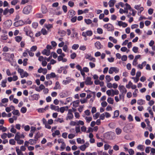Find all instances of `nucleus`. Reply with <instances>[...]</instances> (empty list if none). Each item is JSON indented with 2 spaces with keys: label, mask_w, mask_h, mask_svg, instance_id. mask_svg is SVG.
Masks as SVG:
<instances>
[{
  "label": "nucleus",
  "mask_w": 155,
  "mask_h": 155,
  "mask_svg": "<svg viewBox=\"0 0 155 155\" xmlns=\"http://www.w3.org/2000/svg\"><path fill=\"white\" fill-rule=\"evenodd\" d=\"M119 69L118 68L115 67H110L109 70L108 72L110 74H112L114 72L115 73H117L118 72Z\"/></svg>",
  "instance_id": "obj_1"
},
{
  "label": "nucleus",
  "mask_w": 155,
  "mask_h": 155,
  "mask_svg": "<svg viewBox=\"0 0 155 155\" xmlns=\"http://www.w3.org/2000/svg\"><path fill=\"white\" fill-rule=\"evenodd\" d=\"M118 88L120 92L122 94H125L127 92V90L124 85H119Z\"/></svg>",
  "instance_id": "obj_2"
},
{
  "label": "nucleus",
  "mask_w": 155,
  "mask_h": 155,
  "mask_svg": "<svg viewBox=\"0 0 155 155\" xmlns=\"http://www.w3.org/2000/svg\"><path fill=\"white\" fill-rule=\"evenodd\" d=\"M31 7L30 6H28L25 7L23 10V12L26 14H28L31 11Z\"/></svg>",
  "instance_id": "obj_3"
},
{
  "label": "nucleus",
  "mask_w": 155,
  "mask_h": 155,
  "mask_svg": "<svg viewBox=\"0 0 155 155\" xmlns=\"http://www.w3.org/2000/svg\"><path fill=\"white\" fill-rule=\"evenodd\" d=\"M134 8L137 10L139 11L138 12V14L140 15L141 12L143 10V7H141L140 5H136L134 6Z\"/></svg>",
  "instance_id": "obj_4"
},
{
  "label": "nucleus",
  "mask_w": 155,
  "mask_h": 155,
  "mask_svg": "<svg viewBox=\"0 0 155 155\" xmlns=\"http://www.w3.org/2000/svg\"><path fill=\"white\" fill-rule=\"evenodd\" d=\"M84 83L87 85H91L93 84V82L91 81V77H87L86 78Z\"/></svg>",
  "instance_id": "obj_5"
},
{
  "label": "nucleus",
  "mask_w": 155,
  "mask_h": 155,
  "mask_svg": "<svg viewBox=\"0 0 155 155\" xmlns=\"http://www.w3.org/2000/svg\"><path fill=\"white\" fill-rule=\"evenodd\" d=\"M89 146V143L88 142H86L85 143L81 146L79 147L80 149L82 151H84L85 149Z\"/></svg>",
  "instance_id": "obj_6"
},
{
  "label": "nucleus",
  "mask_w": 155,
  "mask_h": 155,
  "mask_svg": "<svg viewBox=\"0 0 155 155\" xmlns=\"http://www.w3.org/2000/svg\"><path fill=\"white\" fill-rule=\"evenodd\" d=\"M25 23L23 21L21 20H19L17 21L14 23V25L16 27H18L19 26H21L23 25Z\"/></svg>",
  "instance_id": "obj_7"
},
{
  "label": "nucleus",
  "mask_w": 155,
  "mask_h": 155,
  "mask_svg": "<svg viewBox=\"0 0 155 155\" xmlns=\"http://www.w3.org/2000/svg\"><path fill=\"white\" fill-rule=\"evenodd\" d=\"M75 15V12L73 10H70L68 13V16L69 18H72Z\"/></svg>",
  "instance_id": "obj_8"
},
{
  "label": "nucleus",
  "mask_w": 155,
  "mask_h": 155,
  "mask_svg": "<svg viewBox=\"0 0 155 155\" xmlns=\"http://www.w3.org/2000/svg\"><path fill=\"white\" fill-rule=\"evenodd\" d=\"M56 75L54 73H51L50 74H48L46 76V78L47 79H50L54 78L56 77Z\"/></svg>",
  "instance_id": "obj_9"
},
{
  "label": "nucleus",
  "mask_w": 155,
  "mask_h": 155,
  "mask_svg": "<svg viewBox=\"0 0 155 155\" xmlns=\"http://www.w3.org/2000/svg\"><path fill=\"white\" fill-rule=\"evenodd\" d=\"M85 58L87 59H88L90 61H92L93 62L95 61V58L92 57L91 55L86 54L85 56Z\"/></svg>",
  "instance_id": "obj_10"
},
{
  "label": "nucleus",
  "mask_w": 155,
  "mask_h": 155,
  "mask_svg": "<svg viewBox=\"0 0 155 155\" xmlns=\"http://www.w3.org/2000/svg\"><path fill=\"white\" fill-rule=\"evenodd\" d=\"M50 108L52 110H54L58 112L59 111V108L58 106H55L53 104H51L50 105Z\"/></svg>",
  "instance_id": "obj_11"
},
{
  "label": "nucleus",
  "mask_w": 155,
  "mask_h": 155,
  "mask_svg": "<svg viewBox=\"0 0 155 155\" xmlns=\"http://www.w3.org/2000/svg\"><path fill=\"white\" fill-rule=\"evenodd\" d=\"M118 25L120 26H122L125 28L127 26V24L122 21H120L118 22Z\"/></svg>",
  "instance_id": "obj_12"
},
{
  "label": "nucleus",
  "mask_w": 155,
  "mask_h": 155,
  "mask_svg": "<svg viewBox=\"0 0 155 155\" xmlns=\"http://www.w3.org/2000/svg\"><path fill=\"white\" fill-rule=\"evenodd\" d=\"M68 106L65 107H62L59 108V111L61 113H63L64 112L65 110H68Z\"/></svg>",
  "instance_id": "obj_13"
},
{
  "label": "nucleus",
  "mask_w": 155,
  "mask_h": 155,
  "mask_svg": "<svg viewBox=\"0 0 155 155\" xmlns=\"http://www.w3.org/2000/svg\"><path fill=\"white\" fill-rule=\"evenodd\" d=\"M24 31L25 32L27 36L28 35L31 33L33 32L31 30H28V28L27 27H25L24 28Z\"/></svg>",
  "instance_id": "obj_14"
},
{
  "label": "nucleus",
  "mask_w": 155,
  "mask_h": 155,
  "mask_svg": "<svg viewBox=\"0 0 155 155\" xmlns=\"http://www.w3.org/2000/svg\"><path fill=\"white\" fill-rule=\"evenodd\" d=\"M42 53L43 54L46 55L48 56L50 55V51L49 50H47L46 49H44L42 52Z\"/></svg>",
  "instance_id": "obj_15"
},
{
  "label": "nucleus",
  "mask_w": 155,
  "mask_h": 155,
  "mask_svg": "<svg viewBox=\"0 0 155 155\" xmlns=\"http://www.w3.org/2000/svg\"><path fill=\"white\" fill-rule=\"evenodd\" d=\"M80 103V101L79 100L74 101L72 102L73 106L74 107L76 108L78 106Z\"/></svg>",
  "instance_id": "obj_16"
},
{
  "label": "nucleus",
  "mask_w": 155,
  "mask_h": 155,
  "mask_svg": "<svg viewBox=\"0 0 155 155\" xmlns=\"http://www.w3.org/2000/svg\"><path fill=\"white\" fill-rule=\"evenodd\" d=\"M15 149L18 155H24L23 153L21 152V150L19 149L18 147H16Z\"/></svg>",
  "instance_id": "obj_17"
},
{
  "label": "nucleus",
  "mask_w": 155,
  "mask_h": 155,
  "mask_svg": "<svg viewBox=\"0 0 155 155\" xmlns=\"http://www.w3.org/2000/svg\"><path fill=\"white\" fill-rule=\"evenodd\" d=\"M41 11L43 14H45L47 12V9L45 5H41Z\"/></svg>",
  "instance_id": "obj_18"
},
{
  "label": "nucleus",
  "mask_w": 155,
  "mask_h": 155,
  "mask_svg": "<svg viewBox=\"0 0 155 155\" xmlns=\"http://www.w3.org/2000/svg\"><path fill=\"white\" fill-rule=\"evenodd\" d=\"M116 2L115 0H110L108 3L109 6L110 7H113Z\"/></svg>",
  "instance_id": "obj_19"
},
{
  "label": "nucleus",
  "mask_w": 155,
  "mask_h": 155,
  "mask_svg": "<svg viewBox=\"0 0 155 155\" xmlns=\"http://www.w3.org/2000/svg\"><path fill=\"white\" fill-rule=\"evenodd\" d=\"M96 47L98 49H100L102 47V45L99 42L97 41L95 43Z\"/></svg>",
  "instance_id": "obj_20"
},
{
  "label": "nucleus",
  "mask_w": 155,
  "mask_h": 155,
  "mask_svg": "<svg viewBox=\"0 0 155 155\" xmlns=\"http://www.w3.org/2000/svg\"><path fill=\"white\" fill-rule=\"evenodd\" d=\"M60 88L61 87L59 82L58 81L56 82L55 83V86L54 87V89L57 90L58 89H60Z\"/></svg>",
  "instance_id": "obj_21"
},
{
  "label": "nucleus",
  "mask_w": 155,
  "mask_h": 155,
  "mask_svg": "<svg viewBox=\"0 0 155 155\" xmlns=\"http://www.w3.org/2000/svg\"><path fill=\"white\" fill-rule=\"evenodd\" d=\"M111 91L112 92V96H114V95H117L119 94V91L117 90H114L113 89H111Z\"/></svg>",
  "instance_id": "obj_22"
},
{
  "label": "nucleus",
  "mask_w": 155,
  "mask_h": 155,
  "mask_svg": "<svg viewBox=\"0 0 155 155\" xmlns=\"http://www.w3.org/2000/svg\"><path fill=\"white\" fill-rule=\"evenodd\" d=\"M21 138L20 137V134L19 132H17L16 134H15V140H20V138Z\"/></svg>",
  "instance_id": "obj_23"
},
{
  "label": "nucleus",
  "mask_w": 155,
  "mask_h": 155,
  "mask_svg": "<svg viewBox=\"0 0 155 155\" xmlns=\"http://www.w3.org/2000/svg\"><path fill=\"white\" fill-rule=\"evenodd\" d=\"M65 56V54L64 53H63L61 54L58 57V61H62L63 57H64Z\"/></svg>",
  "instance_id": "obj_24"
},
{
  "label": "nucleus",
  "mask_w": 155,
  "mask_h": 155,
  "mask_svg": "<svg viewBox=\"0 0 155 155\" xmlns=\"http://www.w3.org/2000/svg\"><path fill=\"white\" fill-rule=\"evenodd\" d=\"M122 130L119 127H117L115 129V132L117 135H120L122 132Z\"/></svg>",
  "instance_id": "obj_25"
},
{
  "label": "nucleus",
  "mask_w": 155,
  "mask_h": 155,
  "mask_svg": "<svg viewBox=\"0 0 155 155\" xmlns=\"http://www.w3.org/2000/svg\"><path fill=\"white\" fill-rule=\"evenodd\" d=\"M137 103L140 105H143L145 104V101L142 99H139L137 101Z\"/></svg>",
  "instance_id": "obj_26"
},
{
  "label": "nucleus",
  "mask_w": 155,
  "mask_h": 155,
  "mask_svg": "<svg viewBox=\"0 0 155 155\" xmlns=\"http://www.w3.org/2000/svg\"><path fill=\"white\" fill-rule=\"evenodd\" d=\"M112 25L110 24H105L104 25V28L107 29L108 30H110L112 27Z\"/></svg>",
  "instance_id": "obj_27"
},
{
  "label": "nucleus",
  "mask_w": 155,
  "mask_h": 155,
  "mask_svg": "<svg viewBox=\"0 0 155 155\" xmlns=\"http://www.w3.org/2000/svg\"><path fill=\"white\" fill-rule=\"evenodd\" d=\"M5 24L7 25L8 27H10L12 24V22L11 20H8L5 22Z\"/></svg>",
  "instance_id": "obj_28"
},
{
  "label": "nucleus",
  "mask_w": 155,
  "mask_h": 155,
  "mask_svg": "<svg viewBox=\"0 0 155 155\" xmlns=\"http://www.w3.org/2000/svg\"><path fill=\"white\" fill-rule=\"evenodd\" d=\"M107 102L110 104H113L114 103V100L111 97H109L107 99Z\"/></svg>",
  "instance_id": "obj_29"
},
{
  "label": "nucleus",
  "mask_w": 155,
  "mask_h": 155,
  "mask_svg": "<svg viewBox=\"0 0 155 155\" xmlns=\"http://www.w3.org/2000/svg\"><path fill=\"white\" fill-rule=\"evenodd\" d=\"M37 140L31 139L29 140V144L31 145H34L36 143Z\"/></svg>",
  "instance_id": "obj_30"
},
{
  "label": "nucleus",
  "mask_w": 155,
  "mask_h": 155,
  "mask_svg": "<svg viewBox=\"0 0 155 155\" xmlns=\"http://www.w3.org/2000/svg\"><path fill=\"white\" fill-rule=\"evenodd\" d=\"M105 79L106 80V82H110L112 80L110 76L109 75H107L106 76Z\"/></svg>",
  "instance_id": "obj_31"
},
{
  "label": "nucleus",
  "mask_w": 155,
  "mask_h": 155,
  "mask_svg": "<svg viewBox=\"0 0 155 155\" xmlns=\"http://www.w3.org/2000/svg\"><path fill=\"white\" fill-rule=\"evenodd\" d=\"M7 82V80L6 79L2 81L1 83L2 86L3 87H6V83Z\"/></svg>",
  "instance_id": "obj_32"
},
{
  "label": "nucleus",
  "mask_w": 155,
  "mask_h": 155,
  "mask_svg": "<svg viewBox=\"0 0 155 155\" xmlns=\"http://www.w3.org/2000/svg\"><path fill=\"white\" fill-rule=\"evenodd\" d=\"M13 114L14 115H17L19 116L20 115L18 110H14L12 112Z\"/></svg>",
  "instance_id": "obj_33"
},
{
  "label": "nucleus",
  "mask_w": 155,
  "mask_h": 155,
  "mask_svg": "<svg viewBox=\"0 0 155 155\" xmlns=\"http://www.w3.org/2000/svg\"><path fill=\"white\" fill-rule=\"evenodd\" d=\"M73 114H67V116L66 117V120H71L73 118Z\"/></svg>",
  "instance_id": "obj_34"
},
{
  "label": "nucleus",
  "mask_w": 155,
  "mask_h": 155,
  "mask_svg": "<svg viewBox=\"0 0 155 155\" xmlns=\"http://www.w3.org/2000/svg\"><path fill=\"white\" fill-rule=\"evenodd\" d=\"M58 33L61 36H63L66 34V32L64 31H58Z\"/></svg>",
  "instance_id": "obj_35"
},
{
  "label": "nucleus",
  "mask_w": 155,
  "mask_h": 155,
  "mask_svg": "<svg viewBox=\"0 0 155 155\" xmlns=\"http://www.w3.org/2000/svg\"><path fill=\"white\" fill-rule=\"evenodd\" d=\"M59 96L61 98H62L65 97H67V95L65 93L63 92H61L59 94Z\"/></svg>",
  "instance_id": "obj_36"
},
{
  "label": "nucleus",
  "mask_w": 155,
  "mask_h": 155,
  "mask_svg": "<svg viewBox=\"0 0 155 155\" xmlns=\"http://www.w3.org/2000/svg\"><path fill=\"white\" fill-rule=\"evenodd\" d=\"M109 39L114 43H117V40L112 37H109Z\"/></svg>",
  "instance_id": "obj_37"
},
{
  "label": "nucleus",
  "mask_w": 155,
  "mask_h": 155,
  "mask_svg": "<svg viewBox=\"0 0 155 155\" xmlns=\"http://www.w3.org/2000/svg\"><path fill=\"white\" fill-rule=\"evenodd\" d=\"M7 129L6 127H3L2 125H0V130H2V132H5Z\"/></svg>",
  "instance_id": "obj_38"
},
{
  "label": "nucleus",
  "mask_w": 155,
  "mask_h": 155,
  "mask_svg": "<svg viewBox=\"0 0 155 155\" xmlns=\"http://www.w3.org/2000/svg\"><path fill=\"white\" fill-rule=\"evenodd\" d=\"M60 134V131L59 130H56L54 133H53L52 135L53 137H55L56 135H58Z\"/></svg>",
  "instance_id": "obj_39"
},
{
  "label": "nucleus",
  "mask_w": 155,
  "mask_h": 155,
  "mask_svg": "<svg viewBox=\"0 0 155 155\" xmlns=\"http://www.w3.org/2000/svg\"><path fill=\"white\" fill-rule=\"evenodd\" d=\"M9 143L12 145H15V144L16 142L13 139H11L9 140Z\"/></svg>",
  "instance_id": "obj_40"
},
{
  "label": "nucleus",
  "mask_w": 155,
  "mask_h": 155,
  "mask_svg": "<svg viewBox=\"0 0 155 155\" xmlns=\"http://www.w3.org/2000/svg\"><path fill=\"white\" fill-rule=\"evenodd\" d=\"M119 12L120 14H122L123 13H128V11L127 10L125 9V10H124L122 8H120Z\"/></svg>",
  "instance_id": "obj_41"
},
{
  "label": "nucleus",
  "mask_w": 155,
  "mask_h": 155,
  "mask_svg": "<svg viewBox=\"0 0 155 155\" xmlns=\"http://www.w3.org/2000/svg\"><path fill=\"white\" fill-rule=\"evenodd\" d=\"M34 100H37L39 97V96L37 94H34L32 96Z\"/></svg>",
  "instance_id": "obj_42"
},
{
  "label": "nucleus",
  "mask_w": 155,
  "mask_h": 155,
  "mask_svg": "<svg viewBox=\"0 0 155 155\" xmlns=\"http://www.w3.org/2000/svg\"><path fill=\"white\" fill-rule=\"evenodd\" d=\"M36 130L35 127L31 126V127L30 133L33 134L34 133L35 131Z\"/></svg>",
  "instance_id": "obj_43"
},
{
  "label": "nucleus",
  "mask_w": 155,
  "mask_h": 155,
  "mask_svg": "<svg viewBox=\"0 0 155 155\" xmlns=\"http://www.w3.org/2000/svg\"><path fill=\"white\" fill-rule=\"evenodd\" d=\"M144 146L143 145H139L137 146V148L138 149L140 150L141 151H143L144 150Z\"/></svg>",
  "instance_id": "obj_44"
},
{
  "label": "nucleus",
  "mask_w": 155,
  "mask_h": 155,
  "mask_svg": "<svg viewBox=\"0 0 155 155\" xmlns=\"http://www.w3.org/2000/svg\"><path fill=\"white\" fill-rule=\"evenodd\" d=\"M45 26L48 30H49L52 27V25L51 24H45Z\"/></svg>",
  "instance_id": "obj_45"
},
{
  "label": "nucleus",
  "mask_w": 155,
  "mask_h": 155,
  "mask_svg": "<svg viewBox=\"0 0 155 155\" xmlns=\"http://www.w3.org/2000/svg\"><path fill=\"white\" fill-rule=\"evenodd\" d=\"M63 50L65 52H67L68 51V47L67 45H65L63 46Z\"/></svg>",
  "instance_id": "obj_46"
},
{
  "label": "nucleus",
  "mask_w": 155,
  "mask_h": 155,
  "mask_svg": "<svg viewBox=\"0 0 155 155\" xmlns=\"http://www.w3.org/2000/svg\"><path fill=\"white\" fill-rule=\"evenodd\" d=\"M31 38V41L32 42H34V34L33 32L31 33V34H30L28 35Z\"/></svg>",
  "instance_id": "obj_47"
},
{
  "label": "nucleus",
  "mask_w": 155,
  "mask_h": 155,
  "mask_svg": "<svg viewBox=\"0 0 155 155\" xmlns=\"http://www.w3.org/2000/svg\"><path fill=\"white\" fill-rule=\"evenodd\" d=\"M57 122H58L60 123H62L64 122V121L62 118H58L55 120Z\"/></svg>",
  "instance_id": "obj_48"
},
{
  "label": "nucleus",
  "mask_w": 155,
  "mask_h": 155,
  "mask_svg": "<svg viewBox=\"0 0 155 155\" xmlns=\"http://www.w3.org/2000/svg\"><path fill=\"white\" fill-rule=\"evenodd\" d=\"M28 75V74L27 72L24 71L21 76V78H23L24 77H27Z\"/></svg>",
  "instance_id": "obj_49"
},
{
  "label": "nucleus",
  "mask_w": 155,
  "mask_h": 155,
  "mask_svg": "<svg viewBox=\"0 0 155 155\" xmlns=\"http://www.w3.org/2000/svg\"><path fill=\"white\" fill-rule=\"evenodd\" d=\"M15 40L18 42H19L21 40L22 38L20 36H17L15 37Z\"/></svg>",
  "instance_id": "obj_50"
},
{
  "label": "nucleus",
  "mask_w": 155,
  "mask_h": 155,
  "mask_svg": "<svg viewBox=\"0 0 155 155\" xmlns=\"http://www.w3.org/2000/svg\"><path fill=\"white\" fill-rule=\"evenodd\" d=\"M79 47V45L78 44H74L72 47L73 49L76 50Z\"/></svg>",
  "instance_id": "obj_51"
},
{
  "label": "nucleus",
  "mask_w": 155,
  "mask_h": 155,
  "mask_svg": "<svg viewBox=\"0 0 155 155\" xmlns=\"http://www.w3.org/2000/svg\"><path fill=\"white\" fill-rule=\"evenodd\" d=\"M76 54L75 52H73L71 54V59H74L76 57Z\"/></svg>",
  "instance_id": "obj_52"
},
{
  "label": "nucleus",
  "mask_w": 155,
  "mask_h": 155,
  "mask_svg": "<svg viewBox=\"0 0 155 155\" xmlns=\"http://www.w3.org/2000/svg\"><path fill=\"white\" fill-rule=\"evenodd\" d=\"M107 87L109 88H111L112 87L113 85L111 83L109 82H107Z\"/></svg>",
  "instance_id": "obj_53"
},
{
  "label": "nucleus",
  "mask_w": 155,
  "mask_h": 155,
  "mask_svg": "<svg viewBox=\"0 0 155 155\" xmlns=\"http://www.w3.org/2000/svg\"><path fill=\"white\" fill-rule=\"evenodd\" d=\"M106 94L108 96H112V92L111 91V89L107 90L106 91Z\"/></svg>",
  "instance_id": "obj_54"
},
{
  "label": "nucleus",
  "mask_w": 155,
  "mask_h": 155,
  "mask_svg": "<svg viewBox=\"0 0 155 155\" xmlns=\"http://www.w3.org/2000/svg\"><path fill=\"white\" fill-rule=\"evenodd\" d=\"M75 130L77 133L80 132V127L79 126H76L75 128Z\"/></svg>",
  "instance_id": "obj_55"
},
{
  "label": "nucleus",
  "mask_w": 155,
  "mask_h": 155,
  "mask_svg": "<svg viewBox=\"0 0 155 155\" xmlns=\"http://www.w3.org/2000/svg\"><path fill=\"white\" fill-rule=\"evenodd\" d=\"M138 92V90L137 89L135 90L134 92L133 93V97H136L137 96V93Z\"/></svg>",
  "instance_id": "obj_56"
},
{
  "label": "nucleus",
  "mask_w": 155,
  "mask_h": 155,
  "mask_svg": "<svg viewBox=\"0 0 155 155\" xmlns=\"http://www.w3.org/2000/svg\"><path fill=\"white\" fill-rule=\"evenodd\" d=\"M27 111V108L25 107H22L21 110V111L23 113H25Z\"/></svg>",
  "instance_id": "obj_57"
},
{
  "label": "nucleus",
  "mask_w": 155,
  "mask_h": 155,
  "mask_svg": "<svg viewBox=\"0 0 155 155\" xmlns=\"http://www.w3.org/2000/svg\"><path fill=\"white\" fill-rule=\"evenodd\" d=\"M86 35L88 36H91L93 34L92 31L91 30L87 31L86 32Z\"/></svg>",
  "instance_id": "obj_58"
},
{
  "label": "nucleus",
  "mask_w": 155,
  "mask_h": 155,
  "mask_svg": "<svg viewBox=\"0 0 155 155\" xmlns=\"http://www.w3.org/2000/svg\"><path fill=\"white\" fill-rule=\"evenodd\" d=\"M36 17L38 18H41L43 17V15L41 13H37L36 14Z\"/></svg>",
  "instance_id": "obj_59"
},
{
  "label": "nucleus",
  "mask_w": 155,
  "mask_h": 155,
  "mask_svg": "<svg viewBox=\"0 0 155 155\" xmlns=\"http://www.w3.org/2000/svg\"><path fill=\"white\" fill-rule=\"evenodd\" d=\"M8 101V98H4L2 99L1 100V102L2 103L4 104L5 103H7Z\"/></svg>",
  "instance_id": "obj_60"
},
{
  "label": "nucleus",
  "mask_w": 155,
  "mask_h": 155,
  "mask_svg": "<svg viewBox=\"0 0 155 155\" xmlns=\"http://www.w3.org/2000/svg\"><path fill=\"white\" fill-rule=\"evenodd\" d=\"M84 21L86 23L87 25L90 24L92 23L91 20L90 19H85Z\"/></svg>",
  "instance_id": "obj_61"
},
{
  "label": "nucleus",
  "mask_w": 155,
  "mask_h": 155,
  "mask_svg": "<svg viewBox=\"0 0 155 155\" xmlns=\"http://www.w3.org/2000/svg\"><path fill=\"white\" fill-rule=\"evenodd\" d=\"M18 71L19 73H20V74L21 76L24 73V71L22 69L18 68Z\"/></svg>",
  "instance_id": "obj_62"
},
{
  "label": "nucleus",
  "mask_w": 155,
  "mask_h": 155,
  "mask_svg": "<svg viewBox=\"0 0 155 155\" xmlns=\"http://www.w3.org/2000/svg\"><path fill=\"white\" fill-rule=\"evenodd\" d=\"M97 31L98 33L99 34H102L103 33V30L101 28H98L97 29Z\"/></svg>",
  "instance_id": "obj_63"
},
{
  "label": "nucleus",
  "mask_w": 155,
  "mask_h": 155,
  "mask_svg": "<svg viewBox=\"0 0 155 155\" xmlns=\"http://www.w3.org/2000/svg\"><path fill=\"white\" fill-rule=\"evenodd\" d=\"M18 0H13L11 2V4L12 5H15L18 3Z\"/></svg>",
  "instance_id": "obj_64"
}]
</instances>
